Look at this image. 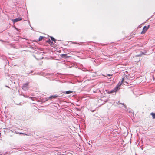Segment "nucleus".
<instances>
[{
	"label": "nucleus",
	"instance_id": "nucleus-1",
	"mask_svg": "<svg viewBox=\"0 0 155 155\" xmlns=\"http://www.w3.org/2000/svg\"><path fill=\"white\" fill-rule=\"evenodd\" d=\"M29 83H26L24 84L22 86V89L25 90L26 91L28 90V84Z\"/></svg>",
	"mask_w": 155,
	"mask_h": 155
},
{
	"label": "nucleus",
	"instance_id": "nucleus-2",
	"mask_svg": "<svg viewBox=\"0 0 155 155\" xmlns=\"http://www.w3.org/2000/svg\"><path fill=\"white\" fill-rule=\"evenodd\" d=\"M149 27H150L149 25H148L147 26H144L143 29L142 31L141 32V34H143L145 33L146 32V31H147V29L149 28Z\"/></svg>",
	"mask_w": 155,
	"mask_h": 155
},
{
	"label": "nucleus",
	"instance_id": "nucleus-3",
	"mask_svg": "<svg viewBox=\"0 0 155 155\" xmlns=\"http://www.w3.org/2000/svg\"><path fill=\"white\" fill-rule=\"evenodd\" d=\"M22 18H21L18 17L14 19L13 21L14 23H15L22 20Z\"/></svg>",
	"mask_w": 155,
	"mask_h": 155
},
{
	"label": "nucleus",
	"instance_id": "nucleus-4",
	"mask_svg": "<svg viewBox=\"0 0 155 155\" xmlns=\"http://www.w3.org/2000/svg\"><path fill=\"white\" fill-rule=\"evenodd\" d=\"M58 97V96L57 95H52L51 96L47 98L48 99L46 100V101L48 100L49 99H52V98H55Z\"/></svg>",
	"mask_w": 155,
	"mask_h": 155
},
{
	"label": "nucleus",
	"instance_id": "nucleus-5",
	"mask_svg": "<svg viewBox=\"0 0 155 155\" xmlns=\"http://www.w3.org/2000/svg\"><path fill=\"white\" fill-rule=\"evenodd\" d=\"M117 87H115L114 90H112L110 92V93H112L115 92L117 91Z\"/></svg>",
	"mask_w": 155,
	"mask_h": 155
},
{
	"label": "nucleus",
	"instance_id": "nucleus-6",
	"mask_svg": "<svg viewBox=\"0 0 155 155\" xmlns=\"http://www.w3.org/2000/svg\"><path fill=\"white\" fill-rule=\"evenodd\" d=\"M122 84L120 82H119L117 86H116L115 87H117V89H119L120 88V87L121 85Z\"/></svg>",
	"mask_w": 155,
	"mask_h": 155
},
{
	"label": "nucleus",
	"instance_id": "nucleus-7",
	"mask_svg": "<svg viewBox=\"0 0 155 155\" xmlns=\"http://www.w3.org/2000/svg\"><path fill=\"white\" fill-rule=\"evenodd\" d=\"M117 104L118 105L120 104H122L123 105V106L125 108H126V106L125 105L124 103H120V102L119 101L117 103Z\"/></svg>",
	"mask_w": 155,
	"mask_h": 155
},
{
	"label": "nucleus",
	"instance_id": "nucleus-8",
	"mask_svg": "<svg viewBox=\"0 0 155 155\" xmlns=\"http://www.w3.org/2000/svg\"><path fill=\"white\" fill-rule=\"evenodd\" d=\"M73 92V91H66L65 92V93L67 94H70L71 93H72Z\"/></svg>",
	"mask_w": 155,
	"mask_h": 155
},
{
	"label": "nucleus",
	"instance_id": "nucleus-9",
	"mask_svg": "<svg viewBox=\"0 0 155 155\" xmlns=\"http://www.w3.org/2000/svg\"><path fill=\"white\" fill-rule=\"evenodd\" d=\"M150 114L152 115L153 118L155 119V113H151Z\"/></svg>",
	"mask_w": 155,
	"mask_h": 155
},
{
	"label": "nucleus",
	"instance_id": "nucleus-10",
	"mask_svg": "<svg viewBox=\"0 0 155 155\" xmlns=\"http://www.w3.org/2000/svg\"><path fill=\"white\" fill-rule=\"evenodd\" d=\"M51 40L54 41L55 43H56V40L53 37H51Z\"/></svg>",
	"mask_w": 155,
	"mask_h": 155
},
{
	"label": "nucleus",
	"instance_id": "nucleus-11",
	"mask_svg": "<svg viewBox=\"0 0 155 155\" xmlns=\"http://www.w3.org/2000/svg\"><path fill=\"white\" fill-rule=\"evenodd\" d=\"M44 38V37L40 36L39 38V41H41Z\"/></svg>",
	"mask_w": 155,
	"mask_h": 155
},
{
	"label": "nucleus",
	"instance_id": "nucleus-12",
	"mask_svg": "<svg viewBox=\"0 0 155 155\" xmlns=\"http://www.w3.org/2000/svg\"><path fill=\"white\" fill-rule=\"evenodd\" d=\"M47 42H48V43H51V40H50V39H49L47 41Z\"/></svg>",
	"mask_w": 155,
	"mask_h": 155
},
{
	"label": "nucleus",
	"instance_id": "nucleus-13",
	"mask_svg": "<svg viewBox=\"0 0 155 155\" xmlns=\"http://www.w3.org/2000/svg\"><path fill=\"white\" fill-rule=\"evenodd\" d=\"M124 78H123L122 79V80L121 81V82H120L122 84L123 83V82H124Z\"/></svg>",
	"mask_w": 155,
	"mask_h": 155
},
{
	"label": "nucleus",
	"instance_id": "nucleus-14",
	"mask_svg": "<svg viewBox=\"0 0 155 155\" xmlns=\"http://www.w3.org/2000/svg\"><path fill=\"white\" fill-rule=\"evenodd\" d=\"M66 55V54H61V57L65 56Z\"/></svg>",
	"mask_w": 155,
	"mask_h": 155
},
{
	"label": "nucleus",
	"instance_id": "nucleus-15",
	"mask_svg": "<svg viewBox=\"0 0 155 155\" xmlns=\"http://www.w3.org/2000/svg\"><path fill=\"white\" fill-rule=\"evenodd\" d=\"M107 76H111L112 75V74H107Z\"/></svg>",
	"mask_w": 155,
	"mask_h": 155
},
{
	"label": "nucleus",
	"instance_id": "nucleus-16",
	"mask_svg": "<svg viewBox=\"0 0 155 155\" xmlns=\"http://www.w3.org/2000/svg\"><path fill=\"white\" fill-rule=\"evenodd\" d=\"M24 96L25 97H28V96H27V95H24Z\"/></svg>",
	"mask_w": 155,
	"mask_h": 155
},
{
	"label": "nucleus",
	"instance_id": "nucleus-17",
	"mask_svg": "<svg viewBox=\"0 0 155 155\" xmlns=\"http://www.w3.org/2000/svg\"><path fill=\"white\" fill-rule=\"evenodd\" d=\"M51 45H53V42H51Z\"/></svg>",
	"mask_w": 155,
	"mask_h": 155
},
{
	"label": "nucleus",
	"instance_id": "nucleus-18",
	"mask_svg": "<svg viewBox=\"0 0 155 155\" xmlns=\"http://www.w3.org/2000/svg\"><path fill=\"white\" fill-rule=\"evenodd\" d=\"M31 100H33V97H29Z\"/></svg>",
	"mask_w": 155,
	"mask_h": 155
},
{
	"label": "nucleus",
	"instance_id": "nucleus-19",
	"mask_svg": "<svg viewBox=\"0 0 155 155\" xmlns=\"http://www.w3.org/2000/svg\"><path fill=\"white\" fill-rule=\"evenodd\" d=\"M17 104V105H19V104Z\"/></svg>",
	"mask_w": 155,
	"mask_h": 155
},
{
	"label": "nucleus",
	"instance_id": "nucleus-20",
	"mask_svg": "<svg viewBox=\"0 0 155 155\" xmlns=\"http://www.w3.org/2000/svg\"><path fill=\"white\" fill-rule=\"evenodd\" d=\"M21 134H22V133H20Z\"/></svg>",
	"mask_w": 155,
	"mask_h": 155
},
{
	"label": "nucleus",
	"instance_id": "nucleus-21",
	"mask_svg": "<svg viewBox=\"0 0 155 155\" xmlns=\"http://www.w3.org/2000/svg\"><path fill=\"white\" fill-rule=\"evenodd\" d=\"M0 135H1V133H0Z\"/></svg>",
	"mask_w": 155,
	"mask_h": 155
}]
</instances>
